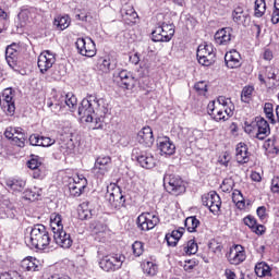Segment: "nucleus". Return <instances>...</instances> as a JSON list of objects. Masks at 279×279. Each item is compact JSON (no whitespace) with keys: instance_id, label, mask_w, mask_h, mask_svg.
<instances>
[{"instance_id":"nucleus-28","label":"nucleus","mask_w":279,"mask_h":279,"mask_svg":"<svg viewBox=\"0 0 279 279\" xmlns=\"http://www.w3.org/2000/svg\"><path fill=\"white\" fill-rule=\"evenodd\" d=\"M232 40V28L226 27L216 32L215 43L217 45H228Z\"/></svg>"},{"instance_id":"nucleus-37","label":"nucleus","mask_w":279,"mask_h":279,"mask_svg":"<svg viewBox=\"0 0 279 279\" xmlns=\"http://www.w3.org/2000/svg\"><path fill=\"white\" fill-rule=\"evenodd\" d=\"M266 12H267V2H265V0H255L254 16L256 19H263Z\"/></svg>"},{"instance_id":"nucleus-27","label":"nucleus","mask_w":279,"mask_h":279,"mask_svg":"<svg viewBox=\"0 0 279 279\" xmlns=\"http://www.w3.org/2000/svg\"><path fill=\"white\" fill-rule=\"evenodd\" d=\"M235 160L239 162V165H245V162H250L247 145H245L243 142H240L235 148Z\"/></svg>"},{"instance_id":"nucleus-12","label":"nucleus","mask_w":279,"mask_h":279,"mask_svg":"<svg viewBox=\"0 0 279 279\" xmlns=\"http://www.w3.org/2000/svg\"><path fill=\"white\" fill-rule=\"evenodd\" d=\"M157 223H160V218L154 213H143L137 217V227L144 232L154 230Z\"/></svg>"},{"instance_id":"nucleus-22","label":"nucleus","mask_w":279,"mask_h":279,"mask_svg":"<svg viewBox=\"0 0 279 279\" xmlns=\"http://www.w3.org/2000/svg\"><path fill=\"white\" fill-rule=\"evenodd\" d=\"M4 136L9 141H27V134L21 128L9 126L4 131Z\"/></svg>"},{"instance_id":"nucleus-18","label":"nucleus","mask_w":279,"mask_h":279,"mask_svg":"<svg viewBox=\"0 0 279 279\" xmlns=\"http://www.w3.org/2000/svg\"><path fill=\"white\" fill-rule=\"evenodd\" d=\"M37 64L40 73H47L56 64V54L49 50L43 51L38 57Z\"/></svg>"},{"instance_id":"nucleus-13","label":"nucleus","mask_w":279,"mask_h":279,"mask_svg":"<svg viewBox=\"0 0 279 279\" xmlns=\"http://www.w3.org/2000/svg\"><path fill=\"white\" fill-rule=\"evenodd\" d=\"M0 107L8 114L12 117L16 111V106L14 105V92L12 88H5L0 96Z\"/></svg>"},{"instance_id":"nucleus-34","label":"nucleus","mask_w":279,"mask_h":279,"mask_svg":"<svg viewBox=\"0 0 279 279\" xmlns=\"http://www.w3.org/2000/svg\"><path fill=\"white\" fill-rule=\"evenodd\" d=\"M182 234H184L182 230H173L171 233L166 234L165 239L167 241V245L169 247H175L180 239H182Z\"/></svg>"},{"instance_id":"nucleus-4","label":"nucleus","mask_w":279,"mask_h":279,"mask_svg":"<svg viewBox=\"0 0 279 279\" xmlns=\"http://www.w3.org/2000/svg\"><path fill=\"white\" fill-rule=\"evenodd\" d=\"M97 260L102 271H119L125 263V255L121 253H106V247L99 246L97 251Z\"/></svg>"},{"instance_id":"nucleus-36","label":"nucleus","mask_w":279,"mask_h":279,"mask_svg":"<svg viewBox=\"0 0 279 279\" xmlns=\"http://www.w3.org/2000/svg\"><path fill=\"white\" fill-rule=\"evenodd\" d=\"M276 73H278V70H276V68L266 66L264 71L258 74V80L262 84H265V77H267L268 80H276Z\"/></svg>"},{"instance_id":"nucleus-49","label":"nucleus","mask_w":279,"mask_h":279,"mask_svg":"<svg viewBox=\"0 0 279 279\" xmlns=\"http://www.w3.org/2000/svg\"><path fill=\"white\" fill-rule=\"evenodd\" d=\"M264 149L268 156L271 154H279V149L276 147V142L274 141H266L264 143Z\"/></svg>"},{"instance_id":"nucleus-56","label":"nucleus","mask_w":279,"mask_h":279,"mask_svg":"<svg viewBox=\"0 0 279 279\" xmlns=\"http://www.w3.org/2000/svg\"><path fill=\"white\" fill-rule=\"evenodd\" d=\"M232 160V155H230L229 151H225L219 156L218 162L222 165L223 167H228L230 165V161Z\"/></svg>"},{"instance_id":"nucleus-45","label":"nucleus","mask_w":279,"mask_h":279,"mask_svg":"<svg viewBox=\"0 0 279 279\" xmlns=\"http://www.w3.org/2000/svg\"><path fill=\"white\" fill-rule=\"evenodd\" d=\"M137 138L141 141H151L154 138V131L149 126H144L138 133Z\"/></svg>"},{"instance_id":"nucleus-1","label":"nucleus","mask_w":279,"mask_h":279,"mask_svg":"<svg viewBox=\"0 0 279 279\" xmlns=\"http://www.w3.org/2000/svg\"><path fill=\"white\" fill-rule=\"evenodd\" d=\"M110 110L106 99L97 98V95H87L78 107V116L86 121V123H93L95 117H106Z\"/></svg>"},{"instance_id":"nucleus-53","label":"nucleus","mask_w":279,"mask_h":279,"mask_svg":"<svg viewBox=\"0 0 279 279\" xmlns=\"http://www.w3.org/2000/svg\"><path fill=\"white\" fill-rule=\"evenodd\" d=\"M95 234H97V236H100L101 239H106L107 234H108V227L101 223L96 225L95 227Z\"/></svg>"},{"instance_id":"nucleus-42","label":"nucleus","mask_w":279,"mask_h":279,"mask_svg":"<svg viewBox=\"0 0 279 279\" xmlns=\"http://www.w3.org/2000/svg\"><path fill=\"white\" fill-rule=\"evenodd\" d=\"M89 203L84 202L78 207L80 219H90L93 217V210L88 208Z\"/></svg>"},{"instance_id":"nucleus-47","label":"nucleus","mask_w":279,"mask_h":279,"mask_svg":"<svg viewBox=\"0 0 279 279\" xmlns=\"http://www.w3.org/2000/svg\"><path fill=\"white\" fill-rule=\"evenodd\" d=\"M270 21L272 25H278L279 23V0H274V8L270 15Z\"/></svg>"},{"instance_id":"nucleus-32","label":"nucleus","mask_w":279,"mask_h":279,"mask_svg":"<svg viewBox=\"0 0 279 279\" xmlns=\"http://www.w3.org/2000/svg\"><path fill=\"white\" fill-rule=\"evenodd\" d=\"M255 274L258 278H270L271 267L265 262L257 263L255 265Z\"/></svg>"},{"instance_id":"nucleus-43","label":"nucleus","mask_w":279,"mask_h":279,"mask_svg":"<svg viewBox=\"0 0 279 279\" xmlns=\"http://www.w3.org/2000/svg\"><path fill=\"white\" fill-rule=\"evenodd\" d=\"M198 226L199 220L195 216H191L185 219V228L187 232H196Z\"/></svg>"},{"instance_id":"nucleus-7","label":"nucleus","mask_w":279,"mask_h":279,"mask_svg":"<svg viewBox=\"0 0 279 279\" xmlns=\"http://www.w3.org/2000/svg\"><path fill=\"white\" fill-rule=\"evenodd\" d=\"M196 56L199 64H202L203 66H210V64H215L216 54L213 44L199 45Z\"/></svg>"},{"instance_id":"nucleus-2","label":"nucleus","mask_w":279,"mask_h":279,"mask_svg":"<svg viewBox=\"0 0 279 279\" xmlns=\"http://www.w3.org/2000/svg\"><path fill=\"white\" fill-rule=\"evenodd\" d=\"M207 113L214 121H228L234 114V104L230 98L219 96L217 100H211L207 105Z\"/></svg>"},{"instance_id":"nucleus-29","label":"nucleus","mask_w":279,"mask_h":279,"mask_svg":"<svg viewBox=\"0 0 279 279\" xmlns=\"http://www.w3.org/2000/svg\"><path fill=\"white\" fill-rule=\"evenodd\" d=\"M234 23L243 25L244 27L250 25V15L243 11V7H236L232 13Z\"/></svg>"},{"instance_id":"nucleus-26","label":"nucleus","mask_w":279,"mask_h":279,"mask_svg":"<svg viewBox=\"0 0 279 279\" xmlns=\"http://www.w3.org/2000/svg\"><path fill=\"white\" fill-rule=\"evenodd\" d=\"M50 230L54 234L56 232H62L64 230V217L62 214L52 213L50 215Z\"/></svg>"},{"instance_id":"nucleus-40","label":"nucleus","mask_w":279,"mask_h":279,"mask_svg":"<svg viewBox=\"0 0 279 279\" xmlns=\"http://www.w3.org/2000/svg\"><path fill=\"white\" fill-rule=\"evenodd\" d=\"M142 269L147 276H156L158 274V265L154 262L144 260L142 263Z\"/></svg>"},{"instance_id":"nucleus-30","label":"nucleus","mask_w":279,"mask_h":279,"mask_svg":"<svg viewBox=\"0 0 279 279\" xmlns=\"http://www.w3.org/2000/svg\"><path fill=\"white\" fill-rule=\"evenodd\" d=\"M21 267L24 271H39L40 260H38L36 257H25L21 262Z\"/></svg>"},{"instance_id":"nucleus-11","label":"nucleus","mask_w":279,"mask_h":279,"mask_svg":"<svg viewBox=\"0 0 279 279\" xmlns=\"http://www.w3.org/2000/svg\"><path fill=\"white\" fill-rule=\"evenodd\" d=\"M112 165V158L110 156H102L96 159L93 168V173L98 178V180H104L106 175L110 172Z\"/></svg>"},{"instance_id":"nucleus-31","label":"nucleus","mask_w":279,"mask_h":279,"mask_svg":"<svg viewBox=\"0 0 279 279\" xmlns=\"http://www.w3.org/2000/svg\"><path fill=\"white\" fill-rule=\"evenodd\" d=\"M160 156H173L175 154V144L171 141H163L157 145Z\"/></svg>"},{"instance_id":"nucleus-38","label":"nucleus","mask_w":279,"mask_h":279,"mask_svg":"<svg viewBox=\"0 0 279 279\" xmlns=\"http://www.w3.org/2000/svg\"><path fill=\"white\" fill-rule=\"evenodd\" d=\"M97 66L101 73H110L114 69V64H112L109 57L98 59Z\"/></svg>"},{"instance_id":"nucleus-3","label":"nucleus","mask_w":279,"mask_h":279,"mask_svg":"<svg viewBox=\"0 0 279 279\" xmlns=\"http://www.w3.org/2000/svg\"><path fill=\"white\" fill-rule=\"evenodd\" d=\"M29 235L25 236V243L32 250H47L51 244V235L44 225H35L27 229Z\"/></svg>"},{"instance_id":"nucleus-51","label":"nucleus","mask_w":279,"mask_h":279,"mask_svg":"<svg viewBox=\"0 0 279 279\" xmlns=\"http://www.w3.org/2000/svg\"><path fill=\"white\" fill-rule=\"evenodd\" d=\"M47 175V170L45 169V166H40L39 168H36L33 170V178L34 180H45Z\"/></svg>"},{"instance_id":"nucleus-25","label":"nucleus","mask_w":279,"mask_h":279,"mask_svg":"<svg viewBox=\"0 0 279 279\" xmlns=\"http://www.w3.org/2000/svg\"><path fill=\"white\" fill-rule=\"evenodd\" d=\"M225 62L228 69H239L241 66V53L236 50H230L225 56Z\"/></svg>"},{"instance_id":"nucleus-14","label":"nucleus","mask_w":279,"mask_h":279,"mask_svg":"<svg viewBox=\"0 0 279 279\" xmlns=\"http://www.w3.org/2000/svg\"><path fill=\"white\" fill-rule=\"evenodd\" d=\"M54 112H60L62 108H68L70 112H74L77 108V97L73 94H68L65 96H60L58 102L51 105Z\"/></svg>"},{"instance_id":"nucleus-60","label":"nucleus","mask_w":279,"mask_h":279,"mask_svg":"<svg viewBox=\"0 0 279 279\" xmlns=\"http://www.w3.org/2000/svg\"><path fill=\"white\" fill-rule=\"evenodd\" d=\"M194 88L195 90H197V93H201L202 95L208 90V84H206V82L204 81H201L194 85Z\"/></svg>"},{"instance_id":"nucleus-44","label":"nucleus","mask_w":279,"mask_h":279,"mask_svg":"<svg viewBox=\"0 0 279 279\" xmlns=\"http://www.w3.org/2000/svg\"><path fill=\"white\" fill-rule=\"evenodd\" d=\"M197 242L195 240H190L185 245H183V254L186 256H192L193 254H197Z\"/></svg>"},{"instance_id":"nucleus-8","label":"nucleus","mask_w":279,"mask_h":279,"mask_svg":"<svg viewBox=\"0 0 279 279\" xmlns=\"http://www.w3.org/2000/svg\"><path fill=\"white\" fill-rule=\"evenodd\" d=\"M75 46L78 53L85 56V58H95L97 56V46L90 37L77 38Z\"/></svg>"},{"instance_id":"nucleus-39","label":"nucleus","mask_w":279,"mask_h":279,"mask_svg":"<svg viewBox=\"0 0 279 279\" xmlns=\"http://www.w3.org/2000/svg\"><path fill=\"white\" fill-rule=\"evenodd\" d=\"M40 195H43V189L39 187L27 189L23 193L24 199H28L29 202H36Z\"/></svg>"},{"instance_id":"nucleus-6","label":"nucleus","mask_w":279,"mask_h":279,"mask_svg":"<svg viewBox=\"0 0 279 279\" xmlns=\"http://www.w3.org/2000/svg\"><path fill=\"white\" fill-rule=\"evenodd\" d=\"M163 186L167 193L170 195H182V193L186 192V185H184V181L178 174L166 173L163 177Z\"/></svg>"},{"instance_id":"nucleus-17","label":"nucleus","mask_w":279,"mask_h":279,"mask_svg":"<svg viewBox=\"0 0 279 279\" xmlns=\"http://www.w3.org/2000/svg\"><path fill=\"white\" fill-rule=\"evenodd\" d=\"M5 60L10 69L13 71H21V65L19 64V45L12 44L5 49Z\"/></svg>"},{"instance_id":"nucleus-23","label":"nucleus","mask_w":279,"mask_h":279,"mask_svg":"<svg viewBox=\"0 0 279 279\" xmlns=\"http://www.w3.org/2000/svg\"><path fill=\"white\" fill-rule=\"evenodd\" d=\"M121 16L126 23H136V19H138V13L134 10V5L131 3H125L121 9Z\"/></svg>"},{"instance_id":"nucleus-52","label":"nucleus","mask_w":279,"mask_h":279,"mask_svg":"<svg viewBox=\"0 0 279 279\" xmlns=\"http://www.w3.org/2000/svg\"><path fill=\"white\" fill-rule=\"evenodd\" d=\"M27 167L28 169H32V171H34L35 169L43 167V162L40 161V158L38 156H33L27 161Z\"/></svg>"},{"instance_id":"nucleus-5","label":"nucleus","mask_w":279,"mask_h":279,"mask_svg":"<svg viewBox=\"0 0 279 279\" xmlns=\"http://www.w3.org/2000/svg\"><path fill=\"white\" fill-rule=\"evenodd\" d=\"M106 199L113 210H121L125 207V196H123L121 187L114 183L107 186Z\"/></svg>"},{"instance_id":"nucleus-10","label":"nucleus","mask_w":279,"mask_h":279,"mask_svg":"<svg viewBox=\"0 0 279 279\" xmlns=\"http://www.w3.org/2000/svg\"><path fill=\"white\" fill-rule=\"evenodd\" d=\"M173 34H175L173 25L163 23L153 31L151 36L154 43H169L173 38Z\"/></svg>"},{"instance_id":"nucleus-59","label":"nucleus","mask_w":279,"mask_h":279,"mask_svg":"<svg viewBox=\"0 0 279 279\" xmlns=\"http://www.w3.org/2000/svg\"><path fill=\"white\" fill-rule=\"evenodd\" d=\"M243 221L248 228H251V230H253L258 225L256 218H254L253 216H246Z\"/></svg>"},{"instance_id":"nucleus-50","label":"nucleus","mask_w":279,"mask_h":279,"mask_svg":"<svg viewBox=\"0 0 279 279\" xmlns=\"http://www.w3.org/2000/svg\"><path fill=\"white\" fill-rule=\"evenodd\" d=\"M132 250H133L134 256L138 257V256H143V252H145V246L143 245V242L135 241L132 244Z\"/></svg>"},{"instance_id":"nucleus-64","label":"nucleus","mask_w":279,"mask_h":279,"mask_svg":"<svg viewBox=\"0 0 279 279\" xmlns=\"http://www.w3.org/2000/svg\"><path fill=\"white\" fill-rule=\"evenodd\" d=\"M265 230H266V228L263 225H257L256 227H254L252 229V231L255 232V234H258L259 236L265 234Z\"/></svg>"},{"instance_id":"nucleus-24","label":"nucleus","mask_w":279,"mask_h":279,"mask_svg":"<svg viewBox=\"0 0 279 279\" xmlns=\"http://www.w3.org/2000/svg\"><path fill=\"white\" fill-rule=\"evenodd\" d=\"M269 134H271L269 122H267V120H265L264 118H257L256 138H258V141H265V138H267Z\"/></svg>"},{"instance_id":"nucleus-63","label":"nucleus","mask_w":279,"mask_h":279,"mask_svg":"<svg viewBox=\"0 0 279 279\" xmlns=\"http://www.w3.org/2000/svg\"><path fill=\"white\" fill-rule=\"evenodd\" d=\"M271 193H279V177H274L270 185Z\"/></svg>"},{"instance_id":"nucleus-48","label":"nucleus","mask_w":279,"mask_h":279,"mask_svg":"<svg viewBox=\"0 0 279 279\" xmlns=\"http://www.w3.org/2000/svg\"><path fill=\"white\" fill-rule=\"evenodd\" d=\"M264 112L268 120H270V123H276V118L274 116V105L271 102H266L264 105Z\"/></svg>"},{"instance_id":"nucleus-55","label":"nucleus","mask_w":279,"mask_h":279,"mask_svg":"<svg viewBox=\"0 0 279 279\" xmlns=\"http://www.w3.org/2000/svg\"><path fill=\"white\" fill-rule=\"evenodd\" d=\"M208 247L214 254H221V250H223V246H221V243H219L217 240H211Z\"/></svg>"},{"instance_id":"nucleus-20","label":"nucleus","mask_w":279,"mask_h":279,"mask_svg":"<svg viewBox=\"0 0 279 279\" xmlns=\"http://www.w3.org/2000/svg\"><path fill=\"white\" fill-rule=\"evenodd\" d=\"M53 240L57 245H60V247H63L64 250H69V247L73 245V239H71V234L66 233L64 229L53 233Z\"/></svg>"},{"instance_id":"nucleus-35","label":"nucleus","mask_w":279,"mask_h":279,"mask_svg":"<svg viewBox=\"0 0 279 279\" xmlns=\"http://www.w3.org/2000/svg\"><path fill=\"white\" fill-rule=\"evenodd\" d=\"M54 27H57L60 32H64L71 25V17L69 15H58L54 17L53 22Z\"/></svg>"},{"instance_id":"nucleus-58","label":"nucleus","mask_w":279,"mask_h":279,"mask_svg":"<svg viewBox=\"0 0 279 279\" xmlns=\"http://www.w3.org/2000/svg\"><path fill=\"white\" fill-rule=\"evenodd\" d=\"M17 19L21 21V25H25L29 19V10L23 9L19 15Z\"/></svg>"},{"instance_id":"nucleus-33","label":"nucleus","mask_w":279,"mask_h":279,"mask_svg":"<svg viewBox=\"0 0 279 279\" xmlns=\"http://www.w3.org/2000/svg\"><path fill=\"white\" fill-rule=\"evenodd\" d=\"M5 184L14 193H21L25 189L26 182L23 179H8Z\"/></svg>"},{"instance_id":"nucleus-16","label":"nucleus","mask_w":279,"mask_h":279,"mask_svg":"<svg viewBox=\"0 0 279 279\" xmlns=\"http://www.w3.org/2000/svg\"><path fill=\"white\" fill-rule=\"evenodd\" d=\"M202 203L203 206L209 208L210 213H213L214 215L221 210V197H219V194H217V192L211 191L207 194H204L202 196Z\"/></svg>"},{"instance_id":"nucleus-41","label":"nucleus","mask_w":279,"mask_h":279,"mask_svg":"<svg viewBox=\"0 0 279 279\" xmlns=\"http://www.w3.org/2000/svg\"><path fill=\"white\" fill-rule=\"evenodd\" d=\"M232 202L235 204L239 210H245V198L239 190H234L232 193Z\"/></svg>"},{"instance_id":"nucleus-54","label":"nucleus","mask_w":279,"mask_h":279,"mask_svg":"<svg viewBox=\"0 0 279 279\" xmlns=\"http://www.w3.org/2000/svg\"><path fill=\"white\" fill-rule=\"evenodd\" d=\"M0 279H23V276L16 270H10L8 272H2Z\"/></svg>"},{"instance_id":"nucleus-19","label":"nucleus","mask_w":279,"mask_h":279,"mask_svg":"<svg viewBox=\"0 0 279 279\" xmlns=\"http://www.w3.org/2000/svg\"><path fill=\"white\" fill-rule=\"evenodd\" d=\"M116 80L120 88H124V90H132L134 88V84H136L134 74L128 70L120 71L116 76Z\"/></svg>"},{"instance_id":"nucleus-62","label":"nucleus","mask_w":279,"mask_h":279,"mask_svg":"<svg viewBox=\"0 0 279 279\" xmlns=\"http://www.w3.org/2000/svg\"><path fill=\"white\" fill-rule=\"evenodd\" d=\"M26 143H28L33 147H51V145H53V142L49 143V142H43V141L26 142Z\"/></svg>"},{"instance_id":"nucleus-9","label":"nucleus","mask_w":279,"mask_h":279,"mask_svg":"<svg viewBox=\"0 0 279 279\" xmlns=\"http://www.w3.org/2000/svg\"><path fill=\"white\" fill-rule=\"evenodd\" d=\"M69 191L73 197H80L86 186H88V180L84 174L76 173L73 178L69 179Z\"/></svg>"},{"instance_id":"nucleus-61","label":"nucleus","mask_w":279,"mask_h":279,"mask_svg":"<svg viewBox=\"0 0 279 279\" xmlns=\"http://www.w3.org/2000/svg\"><path fill=\"white\" fill-rule=\"evenodd\" d=\"M257 217L260 219V221H265L268 217L267 215V207L265 206H259L256 210Z\"/></svg>"},{"instance_id":"nucleus-46","label":"nucleus","mask_w":279,"mask_h":279,"mask_svg":"<svg viewBox=\"0 0 279 279\" xmlns=\"http://www.w3.org/2000/svg\"><path fill=\"white\" fill-rule=\"evenodd\" d=\"M252 93H254V87L253 86H245L242 89V93H241V100L244 104H250V99H252Z\"/></svg>"},{"instance_id":"nucleus-15","label":"nucleus","mask_w":279,"mask_h":279,"mask_svg":"<svg viewBox=\"0 0 279 279\" xmlns=\"http://www.w3.org/2000/svg\"><path fill=\"white\" fill-rule=\"evenodd\" d=\"M246 258L245 247L241 244H234L227 253V260L230 265H241Z\"/></svg>"},{"instance_id":"nucleus-21","label":"nucleus","mask_w":279,"mask_h":279,"mask_svg":"<svg viewBox=\"0 0 279 279\" xmlns=\"http://www.w3.org/2000/svg\"><path fill=\"white\" fill-rule=\"evenodd\" d=\"M137 162L143 169H154L158 166V158L146 153L137 157Z\"/></svg>"},{"instance_id":"nucleus-57","label":"nucleus","mask_w":279,"mask_h":279,"mask_svg":"<svg viewBox=\"0 0 279 279\" xmlns=\"http://www.w3.org/2000/svg\"><path fill=\"white\" fill-rule=\"evenodd\" d=\"M187 134L189 138H192L193 141H202V138H204V133L197 129L189 130Z\"/></svg>"}]
</instances>
